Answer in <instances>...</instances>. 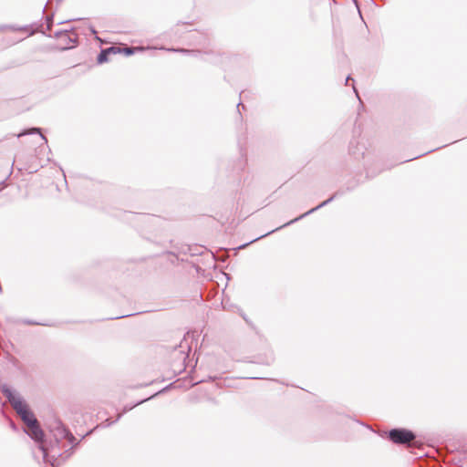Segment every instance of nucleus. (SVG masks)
Returning <instances> with one entry per match:
<instances>
[{"mask_svg":"<svg viewBox=\"0 0 467 467\" xmlns=\"http://www.w3.org/2000/svg\"><path fill=\"white\" fill-rule=\"evenodd\" d=\"M3 392L26 426L27 424H32L36 420L34 413L29 410L25 400L17 393L14 392L10 389H4Z\"/></svg>","mask_w":467,"mask_h":467,"instance_id":"1","label":"nucleus"},{"mask_svg":"<svg viewBox=\"0 0 467 467\" xmlns=\"http://www.w3.org/2000/svg\"><path fill=\"white\" fill-rule=\"evenodd\" d=\"M388 439L398 445H409L416 439V434L405 428H393L387 432Z\"/></svg>","mask_w":467,"mask_h":467,"instance_id":"2","label":"nucleus"},{"mask_svg":"<svg viewBox=\"0 0 467 467\" xmlns=\"http://www.w3.org/2000/svg\"><path fill=\"white\" fill-rule=\"evenodd\" d=\"M26 429V432L38 444L39 450L43 453V460L45 462H50L53 465V462L50 461L48 452L45 445L43 444L44 432L41 430L37 420L32 424H27Z\"/></svg>","mask_w":467,"mask_h":467,"instance_id":"3","label":"nucleus"},{"mask_svg":"<svg viewBox=\"0 0 467 467\" xmlns=\"http://www.w3.org/2000/svg\"><path fill=\"white\" fill-rule=\"evenodd\" d=\"M51 431L53 432V435L57 441L67 440L68 442L73 445V447L78 445V443L76 442V438L74 437V435L64 424H62L61 421H56Z\"/></svg>","mask_w":467,"mask_h":467,"instance_id":"4","label":"nucleus"},{"mask_svg":"<svg viewBox=\"0 0 467 467\" xmlns=\"http://www.w3.org/2000/svg\"><path fill=\"white\" fill-rule=\"evenodd\" d=\"M319 209H321V203L317 204L316 207H314V208L310 209L309 211H307V212H306V213H302V214H301V215H299L298 217H296V218H295V219H293V220H291V221H289V222L285 223V224H283V225H281V226H279V227H277V228H275V229H274V230H272V231H270V232H268V233H266V234H263V235H261V236H259V237H257V238H255V239H254V240H253V241H251L249 244H251V243H253V242H255V241H257V240H259V239H261V238H264V237H265V236H267V235H269V234H273V233H275V232H276V231H278V230L282 229V228H285V227H286V226H288V225H291V224H293V223H296V222H298V221L302 220L303 218L306 217L307 215H309V214L313 213L314 212H316V211H317V210H319Z\"/></svg>","mask_w":467,"mask_h":467,"instance_id":"5","label":"nucleus"},{"mask_svg":"<svg viewBox=\"0 0 467 467\" xmlns=\"http://www.w3.org/2000/svg\"><path fill=\"white\" fill-rule=\"evenodd\" d=\"M120 52V47H110L105 49H102L98 55L97 61L99 64H103L109 60V56L111 54H119Z\"/></svg>","mask_w":467,"mask_h":467,"instance_id":"6","label":"nucleus"},{"mask_svg":"<svg viewBox=\"0 0 467 467\" xmlns=\"http://www.w3.org/2000/svg\"><path fill=\"white\" fill-rule=\"evenodd\" d=\"M36 133H38L40 135L41 140H43L45 143L47 142V138L41 133L40 128H31V129L24 130L17 135V137H22V136H26V135H29V134H36Z\"/></svg>","mask_w":467,"mask_h":467,"instance_id":"7","label":"nucleus"},{"mask_svg":"<svg viewBox=\"0 0 467 467\" xmlns=\"http://www.w3.org/2000/svg\"><path fill=\"white\" fill-rule=\"evenodd\" d=\"M119 53H123L126 56H130L135 53V48L134 47H123V48L120 47Z\"/></svg>","mask_w":467,"mask_h":467,"instance_id":"8","label":"nucleus"},{"mask_svg":"<svg viewBox=\"0 0 467 467\" xmlns=\"http://www.w3.org/2000/svg\"><path fill=\"white\" fill-rule=\"evenodd\" d=\"M53 26V16H47V29L51 30Z\"/></svg>","mask_w":467,"mask_h":467,"instance_id":"9","label":"nucleus"},{"mask_svg":"<svg viewBox=\"0 0 467 467\" xmlns=\"http://www.w3.org/2000/svg\"><path fill=\"white\" fill-rule=\"evenodd\" d=\"M353 144H354V142L350 141V143H349V153L352 154V155H357L358 151V147H356L354 149Z\"/></svg>","mask_w":467,"mask_h":467,"instance_id":"10","label":"nucleus"},{"mask_svg":"<svg viewBox=\"0 0 467 467\" xmlns=\"http://www.w3.org/2000/svg\"><path fill=\"white\" fill-rule=\"evenodd\" d=\"M337 194L336 193L332 197L328 198L327 200L323 201V202H322L323 207L326 206L327 204H328L333 199H335L337 197Z\"/></svg>","mask_w":467,"mask_h":467,"instance_id":"11","label":"nucleus"},{"mask_svg":"<svg viewBox=\"0 0 467 467\" xmlns=\"http://www.w3.org/2000/svg\"><path fill=\"white\" fill-rule=\"evenodd\" d=\"M172 51H179V52H182V53H194L195 51L193 50H188V49H171Z\"/></svg>","mask_w":467,"mask_h":467,"instance_id":"12","label":"nucleus"},{"mask_svg":"<svg viewBox=\"0 0 467 467\" xmlns=\"http://www.w3.org/2000/svg\"><path fill=\"white\" fill-rule=\"evenodd\" d=\"M11 28H12L13 30H15V31H16V30H24V31L27 30V26H23V27H15V26H11Z\"/></svg>","mask_w":467,"mask_h":467,"instance_id":"13","label":"nucleus"},{"mask_svg":"<svg viewBox=\"0 0 467 467\" xmlns=\"http://www.w3.org/2000/svg\"><path fill=\"white\" fill-rule=\"evenodd\" d=\"M349 80H352V81L354 82V79L351 78V76H350V75H348V76L347 77V78H346V83H345V85H346V86H348V85Z\"/></svg>","mask_w":467,"mask_h":467,"instance_id":"14","label":"nucleus"},{"mask_svg":"<svg viewBox=\"0 0 467 467\" xmlns=\"http://www.w3.org/2000/svg\"><path fill=\"white\" fill-rule=\"evenodd\" d=\"M62 34H65V35H66V32H65V33H63V32H57V33L55 34V36H56V37H58V36H59L60 35H62Z\"/></svg>","mask_w":467,"mask_h":467,"instance_id":"15","label":"nucleus"},{"mask_svg":"<svg viewBox=\"0 0 467 467\" xmlns=\"http://www.w3.org/2000/svg\"><path fill=\"white\" fill-rule=\"evenodd\" d=\"M240 107H242L243 109H244V104H243L242 102H239V103L237 104V109H239V108H240Z\"/></svg>","mask_w":467,"mask_h":467,"instance_id":"16","label":"nucleus"},{"mask_svg":"<svg viewBox=\"0 0 467 467\" xmlns=\"http://www.w3.org/2000/svg\"><path fill=\"white\" fill-rule=\"evenodd\" d=\"M353 89H354V92L356 93L357 97L359 99V97H358V90H357V88H355V86H353Z\"/></svg>","mask_w":467,"mask_h":467,"instance_id":"17","label":"nucleus"},{"mask_svg":"<svg viewBox=\"0 0 467 467\" xmlns=\"http://www.w3.org/2000/svg\"><path fill=\"white\" fill-rule=\"evenodd\" d=\"M420 156H421V155H419V156H415L414 158H412V159H410V160H414V159H418V158H419V157H420ZM406 161H409V160H407Z\"/></svg>","mask_w":467,"mask_h":467,"instance_id":"18","label":"nucleus"},{"mask_svg":"<svg viewBox=\"0 0 467 467\" xmlns=\"http://www.w3.org/2000/svg\"><path fill=\"white\" fill-rule=\"evenodd\" d=\"M120 417H121V414H119L118 418H117V420L115 421L119 420L120 419Z\"/></svg>","mask_w":467,"mask_h":467,"instance_id":"19","label":"nucleus"},{"mask_svg":"<svg viewBox=\"0 0 467 467\" xmlns=\"http://www.w3.org/2000/svg\"><path fill=\"white\" fill-rule=\"evenodd\" d=\"M114 421H109L108 426L111 425Z\"/></svg>","mask_w":467,"mask_h":467,"instance_id":"20","label":"nucleus"},{"mask_svg":"<svg viewBox=\"0 0 467 467\" xmlns=\"http://www.w3.org/2000/svg\"><path fill=\"white\" fill-rule=\"evenodd\" d=\"M249 244H243L241 247H245L247 246Z\"/></svg>","mask_w":467,"mask_h":467,"instance_id":"21","label":"nucleus"},{"mask_svg":"<svg viewBox=\"0 0 467 467\" xmlns=\"http://www.w3.org/2000/svg\"><path fill=\"white\" fill-rule=\"evenodd\" d=\"M144 400H141V401H138V403L136 405H139L140 403H142Z\"/></svg>","mask_w":467,"mask_h":467,"instance_id":"22","label":"nucleus"},{"mask_svg":"<svg viewBox=\"0 0 467 467\" xmlns=\"http://www.w3.org/2000/svg\"><path fill=\"white\" fill-rule=\"evenodd\" d=\"M57 3L61 2L62 0H56Z\"/></svg>","mask_w":467,"mask_h":467,"instance_id":"23","label":"nucleus"}]
</instances>
